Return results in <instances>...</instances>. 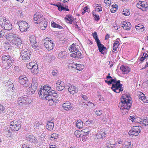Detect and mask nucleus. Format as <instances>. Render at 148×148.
<instances>
[{
	"mask_svg": "<svg viewBox=\"0 0 148 148\" xmlns=\"http://www.w3.org/2000/svg\"><path fill=\"white\" fill-rule=\"evenodd\" d=\"M131 97L127 94H123L121 98V102L119 104L118 107L123 114H125L130 108L131 106Z\"/></svg>",
	"mask_w": 148,
	"mask_h": 148,
	"instance_id": "1",
	"label": "nucleus"
},
{
	"mask_svg": "<svg viewBox=\"0 0 148 148\" xmlns=\"http://www.w3.org/2000/svg\"><path fill=\"white\" fill-rule=\"evenodd\" d=\"M112 78V77L110 76H107L106 77L107 79ZM116 79L115 78L114 79H111L110 81L105 80V82L109 85L112 84L111 89L114 92L116 93H119L123 90L122 88V84L120 83V80L117 81Z\"/></svg>",
	"mask_w": 148,
	"mask_h": 148,
	"instance_id": "2",
	"label": "nucleus"
},
{
	"mask_svg": "<svg viewBox=\"0 0 148 148\" xmlns=\"http://www.w3.org/2000/svg\"><path fill=\"white\" fill-rule=\"evenodd\" d=\"M17 101L20 106H27L31 103L32 101L27 96L25 95L18 98Z\"/></svg>",
	"mask_w": 148,
	"mask_h": 148,
	"instance_id": "3",
	"label": "nucleus"
},
{
	"mask_svg": "<svg viewBox=\"0 0 148 148\" xmlns=\"http://www.w3.org/2000/svg\"><path fill=\"white\" fill-rule=\"evenodd\" d=\"M51 87L46 85L43 87V88H40L38 92L40 97L41 98L46 99L51 92Z\"/></svg>",
	"mask_w": 148,
	"mask_h": 148,
	"instance_id": "4",
	"label": "nucleus"
},
{
	"mask_svg": "<svg viewBox=\"0 0 148 148\" xmlns=\"http://www.w3.org/2000/svg\"><path fill=\"white\" fill-rule=\"evenodd\" d=\"M0 25L4 29L10 30L12 29V26L9 20L5 17L0 18Z\"/></svg>",
	"mask_w": 148,
	"mask_h": 148,
	"instance_id": "5",
	"label": "nucleus"
},
{
	"mask_svg": "<svg viewBox=\"0 0 148 148\" xmlns=\"http://www.w3.org/2000/svg\"><path fill=\"white\" fill-rule=\"evenodd\" d=\"M7 38L8 39L12 40V43L16 46H18L22 43L21 38L18 37L17 35L13 33L9 34Z\"/></svg>",
	"mask_w": 148,
	"mask_h": 148,
	"instance_id": "6",
	"label": "nucleus"
},
{
	"mask_svg": "<svg viewBox=\"0 0 148 148\" xmlns=\"http://www.w3.org/2000/svg\"><path fill=\"white\" fill-rule=\"evenodd\" d=\"M34 19L35 23L39 24L45 20V18L43 16L42 12H37L34 15Z\"/></svg>",
	"mask_w": 148,
	"mask_h": 148,
	"instance_id": "7",
	"label": "nucleus"
},
{
	"mask_svg": "<svg viewBox=\"0 0 148 148\" xmlns=\"http://www.w3.org/2000/svg\"><path fill=\"white\" fill-rule=\"evenodd\" d=\"M9 127L12 131H17L21 128V123L18 121L13 120L10 122Z\"/></svg>",
	"mask_w": 148,
	"mask_h": 148,
	"instance_id": "8",
	"label": "nucleus"
},
{
	"mask_svg": "<svg viewBox=\"0 0 148 148\" xmlns=\"http://www.w3.org/2000/svg\"><path fill=\"white\" fill-rule=\"evenodd\" d=\"M142 127L140 126H133L129 131L128 134L130 136H136L140 132Z\"/></svg>",
	"mask_w": 148,
	"mask_h": 148,
	"instance_id": "9",
	"label": "nucleus"
},
{
	"mask_svg": "<svg viewBox=\"0 0 148 148\" xmlns=\"http://www.w3.org/2000/svg\"><path fill=\"white\" fill-rule=\"evenodd\" d=\"M44 44L45 47L48 51H50L53 49V41L50 38L48 37L46 38L44 40Z\"/></svg>",
	"mask_w": 148,
	"mask_h": 148,
	"instance_id": "10",
	"label": "nucleus"
},
{
	"mask_svg": "<svg viewBox=\"0 0 148 148\" xmlns=\"http://www.w3.org/2000/svg\"><path fill=\"white\" fill-rule=\"evenodd\" d=\"M38 87V83L37 79L34 78L32 79V83L29 88V92L30 93L34 94L37 90Z\"/></svg>",
	"mask_w": 148,
	"mask_h": 148,
	"instance_id": "11",
	"label": "nucleus"
},
{
	"mask_svg": "<svg viewBox=\"0 0 148 148\" xmlns=\"http://www.w3.org/2000/svg\"><path fill=\"white\" fill-rule=\"evenodd\" d=\"M20 31L21 32H26L29 27V25L25 21H19L18 23Z\"/></svg>",
	"mask_w": 148,
	"mask_h": 148,
	"instance_id": "12",
	"label": "nucleus"
},
{
	"mask_svg": "<svg viewBox=\"0 0 148 148\" xmlns=\"http://www.w3.org/2000/svg\"><path fill=\"white\" fill-rule=\"evenodd\" d=\"M23 49L21 53L22 60H25L29 59L30 58L31 52L29 50L27 49H24L23 47Z\"/></svg>",
	"mask_w": 148,
	"mask_h": 148,
	"instance_id": "13",
	"label": "nucleus"
},
{
	"mask_svg": "<svg viewBox=\"0 0 148 148\" xmlns=\"http://www.w3.org/2000/svg\"><path fill=\"white\" fill-rule=\"evenodd\" d=\"M18 82L24 87H27L28 85V80L25 76H20L18 78Z\"/></svg>",
	"mask_w": 148,
	"mask_h": 148,
	"instance_id": "14",
	"label": "nucleus"
},
{
	"mask_svg": "<svg viewBox=\"0 0 148 148\" xmlns=\"http://www.w3.org/2000/svg\"><path fill=\"white\" fill-rule=\"evenodd\" d=\"M137 7L143 11H146L148 8V5L146 2L143 1H139L137 4Z\"/></svg>",
	"mask_w": 148,
	"mask_h": 148,
	"instance_id": "15",
	"label": "nucleus"
},
{
	"mask_svg": "<svg viewBox=\"0 0 148 148\" xmlns=\"http://www.w3.org/2000/svg\"><path fill=\"white\" fill-rule=\"evenodd\" d=\"M53 92H51L50 94L47 96L46 100H50L51 99L55 102V103H57L58 101V95L56 93H54V91H52Z\"/></svg>",
	"mask_w": 148,
	"mask_h": 148,
	"instance_id": "16",
	"label": "nucleus"
},
{
	"mask_svg": "<svg viewBox=\"0 0 148 148\" xmlns=\"http://www.w3.org/2000/svg\"><path fill=\"white\" fill-rule=\"evenodd\" d=\"M56 84V89L58 91H61L65 88L64 82L60 80H59L57 81Z\"/></svg>",
	"mask_w": 148,
	"mask_h": 148,
	"instance_id": "17",
	"label": "nucleus"
},
{
	"mask_svg": "<svg viewBox=\"0 0 148 148\" xmlns=\"http://www.w3.org/2000/svg\"><path fill=\"white\" fill-rule=\"evenodd\" d=\"M79 46L77 44L73 43L69 47V50L71 52H73L79 51Z\"/></svg>",
	"mask_w": 148,
	"mask_h": 148,
	"instance_id": "18",
	"label": "nucleus"
},
{
	"mask_svg": "<svg viewBox=\"0 0 148 148\" xmlns=\"http://www.w3.org/2000/svg\"><path fill=\"white\" fill-rule=\"evenodd\" d=\"M70 56L73 58L77 60L82 57V54L80 51H76L75 52L71 54Z\"/></svg>",
	"mask_w": 148,
	"mask_h": 148,
	"instance_id": "19",
	"label": "nucleus"
},
{
	"mask_svg": "<svg viewBox=\"0 0 148 148\" xmlns=\"http://www.w3.org/2000/svg\"><path fill=\"white\" fill-rule=\"evenodd\" d=\"M120 70L122 72L123 74H127L130 71V69L127 66H124L122 65L120 68Z\"/></svg>",
	"mask_w": 148,
	"mask_h": 148,
	"instance_id": "20",
	"label": "nucleus"
},
{
	"mask_svg": "<svg viewBox=\"0 0 148 148\" xmlns=\"http://www.w3.org/2000/svg\"><path fill=\"white\" fill-rule=\"evenodd\" d=\"M68 91L71 94L73 95L77 92L78 88L75 86L71 85L68 88Z\"/></svg>",
	"mask_w": 148,
	"mask_h": 148,
	"instance_id": "21",
	"label": "nucleus"
},
{
	"mask_svg": "<svg viewBox=\"0 0 148 148\" xmlns=\"http://www.w3.org/2000/svg\"><path fill=\"white\" fill-rule=\"evenodd\" d=\"M138 96L140 100H141L144 103H147L148 101L146 97L142 92H139L138 93Z\"/></svg>",
	"mask_w": 148,
	"mask_h": 148,
	"instance_id": "22",
	"label": "nucleus"
},
{
	"mask_svg": "<svg viewBox=\"0 0 148 148\" xmlns=\"http://www.w3.org/2000/svg\"><path fill=\"white\" fill-rule=\"evenodd\" d=\"M27 140L30 141L31 142L36 143L37 142L36 138L33 135L27 134L26 137Z\"/></svg>",
	"mask_w": 148,
	"mask_h": 148,
	"instance_id": "23",
	"label": "nucleus"
},
{
	"mask_svg": "<svg viewBox=\"0 0 148 148\" xmlns=\"http://www.w3.org/2000/svg\"><path fill=\"white\" fill-rule=\"evenodd\" d=\"M121 26L125 30H129L131 28V25L130 22H124L123 23L121 24Z\"/></svg>",
	"mask_w": 148,
	"mask_h": 148,
	"instance_id": "24",
	"label": "nucleus"
},
{
	"mask_svg": "<svg viewBox=\"0 0 148 148\" xmlns=\"http://www.w3.org/2000/svg\"><path fill=\"white\" fill-rule=\"evenodd\" d=\"M29 40L30 41L31 44L33 47H36L35 44L36 43V37L34 36H30Z\"/></svg>",
	"mask_w": 148,
	"mask_h": 148,
	"instance_id": "25",
	"label": "nucleus"
},
{
	"mask_svg": "<svg viewBox=\"0 0 148 148\" xmlns=\"http://www.w3.org/2000/svg\"><path fill=\"white\" fill-rule=\"evenodd\" d=\"M64 110H69L71 109L72 107L71 106V104L69 102H66L64 103L62 106Z\"/></svg>",
	"mask_w": 148,
	"mask_h": 148,
	"instance_id": "26",
	"label": "nucleus"
},
{
	"mask_svg": "<svg viewBox=\"0 0 148 148\" xmlns=\"http://www.w3.org/2000/svg\"><path fill=\"white\" fill-rule=\"evenodd\" d=\"M54 125V123L53 122L48 121L46 125V127L48 130H51L53 129Z\"/></svg>",
	"mask_w": 148,
	"mask_h": 148,
	"instance_id": "27",
	"label": "nucleus"
},
{
	"mask_svg": "<svg viewBox=\"0 0 148 148\" xmlns=\"http://www.w3.org/2000/svg\"><path fill=\"white\" fill-rule=\"evenodd\" d=\"M31 71L32 73L35 74L38 73V66L36 64H34L31 69Z\"/></svg>",
	"mask_w": 148,
	"mask_h": 148,
	"instance_id": "28",
	"label": "nucleus"
},
{
	"mask_svg": "<svg viewBox=\"0 0 148 148\" xmlns=\"http://www.w3.org/2000/svg\"><path fill=\"white\" fill-rule=\"evenodd\" d=\"M58 138V134L54 133L51 134L50 137L49 138V139L51 140L56 141L57 140Z\"/></svg>",
	"mask_w": 148,
	"mask_h": 148,
	"instance_id": "29",
	"label": "nucleus"
},
{
	"mask_svg": "<svg viewBox=\"0 0 148 148\" xmlns=\"http://www.w3.org/2000/svg\"><path fill=\"white\" fill-rule=\"evenodd\" d=\"M103 136L106 137V135L108 134L109 132V128H105L102 129L100 131Z\"/></svg>",
	"mask_w": 148,
	"mask_h": 148,
	"instance_id": "30",
	"label": "nucleus"
},
{
	"mask_svg": "<svg viewBox=\"0 0 148 148\" xmlns=\"http://www.w3.org/2000/svg\"><path fill=\"white\" fill-rule=\"evenodd\" d=\"M97 46L99 49V51L102 54H104L105 53V50L106 49V47L102 44L101 45Z\"/></svg>",
	"mask_w": 148,
	"mask_h": 148,
	"instance_id": "31",
	"label": "nucleus"
},
{
	"mask_svg": "<svg viewBox=\"0 0 148 148\" xmlns=\"http://www.w3.org/2000/svg\"><path fill=\"white\" fill-rule=\"evenodd\" d=\"M76 126L79 129L82 128L83 127L82 121L81 120H77L76 122Z\"/></svg>",
	"mask_w": 148,
	"mask_h": 148,
	"instance_id": "32",
	"label": "nucleus"
},
{
	"mask_svg": "<svg viewBox=\"0 0 148 148\" xmlns=\"http://www.w3.org/2000/svg\"><path fill=\"white\" fill-rule=\"evenodd\" d=\"M140 121V124L142 126H146L148 125V118H146L143 120Z\"/></svg>",
	"mask_w": 148,
	"mask_h": 148,
	"instance_id": "33",
	"label": "nucleus"
},
{
	"mask_svg": "<svg viewBox=\"0 0 148 148\" xmlns=\"http://www.w3.org/2000/svg\"><path fill=\"white\" fill-rule=\"evenodd\" d=\"M66 56V51H62L59 53L58 55V58L59 59L64 58Z\"/></svg>",
	"mask_w": 148,
	"mask_h": 148,
	"instance_id": "34",
	"label": "nucleus"
},
{
	"mask_svg": "<svg viewBox=\"0 0 148 148\" xmlns=\"http://www.w3.org/2000/svg\"><path fill=\"white\" fill-rule=\"evenodd\" d=\"M81 132L82 135L84 136L88 134L90 131L89 129L88 128H86L82 130L81 131Z\"/></svg>",
	"mask_w": 148,
	"mask_h": 148,
	"instance_id": "35",
	"label": "nucleus"
},
{
	"mask_svg": "<svg viewBox=\"0 0 148 148\" xmlns=\"http://www.w3.org/2000/svg\"><path fill=\"white\" fill-rule=\"evenodd\" d=\"M51 26L53 27L57 28L60 29H62L63 28L62 26L60 25L57 24L56 23L54 22H51Z\"/></svg>",
	"mask_w": 148,
	"mask_h": 148,
	"instance_id": "36",
	"label": "nucleus"
},
{
	"mask_svg": "<svg viewBox=\"0 0 148 148\" xmlns=\"http://www.w3.org/2000/svg\"><path fill=\"white\" fill-rule=\"evenodd\" d=\"M132 147L131 142L125 141L124 143L123 148H132Z\"/></svg>",
	"mask_w": 148,
	"mask_h": 148,
	"instance_id": "37",
	"label": "nucleus"
},
{
	"mask_svg": "<svg viewBox=\"0 0 148 148\" xmlns=\"http://www.w3.org/2000/svg\"><path fill=\"white\" fill-rule=\"evenodd\" d=\"M148 57V54L146 53H144L143 56L139 58V60L141 62H142L144 60L146 59Z\"/></svg>",
	"mask_w": 148,
	"mask_h": 148,
	"instance_id": "38",
	"label": "nucleus"
},
{
	"mask_svg": "<svg viewBox=\"0 0 148 148\" xmlns=\"http://www.w3.org/2000/svg\"><path fill=\"white\" fill-rule=\"evenodd\" d=\"M122 14L125 16H128L130 14V12L129 9H124L122 12Z\"/></svg>",
	"mask_w": 148,
	"mask_h": 148,
	"instance_id": "39",
	"label": "nucleus"
},
{
	"mask_svg": "<svg viewBox=\"0 0 148 148\" xmlns=\"http://www.w3.org/2000/svg\"><path fill=\"white\" fill-rule=\"evenodd\" d=\"M42 22L43 24H42L40 26V28L41 29L44 30L45 29L47 26V23L45 20L44 21Z\"/></svg>",
	"mask_w": 148,
	"mask_h": 148,
	"instance_id": "40",
	"label": "nucleus"
},
{
	"mask_svg": "<svg viewBox=\"0 0 148 148\" xmlns=\"http://www.w3.org/2000/svg\"><path fill=\"white\" fill-rule=\"evenodd\" d=\"M84 68V66L81 64H76V68L79 71H82Z\"/></svg>",
	"mask_w": 148,
	"mask_h": 148,
	"instance_id": "41",
	"label": "nucleus"
},
{
	"mask_svg": "<svg viewBox=\"0 0 148 148\" xmlns=\"http://www.w3.org/2000/svg\"><path fill=\"white\" fill-rule=\"evenodd\" d=\"M75 135L77 138L81 137L82 135L81 131L79 130H76L75 132Z\"/></svg>",
	"mask_w": 148,
	"mask_h": 148,
	"instance_id": "42",
	"label": "nucleus"
},
{
	"mask_svg": "<svg viewBox=\"0 0 148 148\" xmlns=\"http://www.w3.org/2000/svg\"><path fill=\"white\" fill-rule=\"evenodd\" d=\"M96 136L97 137V138L98 139H103V138L104 137L105 138L106 137V136H103V135L101 133V132H98L97 133V134L96 135Z\"/></svg>",
	"mask_w": 148,
	"mask_h": 148,
	"instance_id": "43",
	"label": "nucleus"
},
{
	"mask_svg": "<svg viewBox=\"0 0 148 148\" xmlns=\"http://www.w3.org/2000/svg\"><path fill=\"white\" fill-rule=\"evenodd\" d=\"M119 46L118 45H115L113 44L112 51L115 53H116L118 52V49L119 48Z\"/></svg>",
	"mask_w": 148,
	"mask_h": 148,
	"instance_id": "44",
	"label": "nucleus"
},
{
	"mask_svg": "<svg viewBox=\"0 0 148 148\" xmlns=\"http://www.w3.org/2000/svg\"><path fill=\"white\" fill-rule=\"evenodd\" d=\"M10 56L9 55H3L2 57V60L3 61H6L10 60Z\"/></svg>",
	"mask_w": 148,
	"mask_h": 148,
	"instance_id": "45",
	"label": "nucleus"
},
{
	"mask_svg": "<svg viewBox=\"0 0 148 148\" xmlns=\"http://www.w3.org/2000/svg\"><path fill=\"white\" fill-rule=\"evenodd\" d=\"M72 18V17L71 16H68L67 18H66V21L67 23L70 24H72L73 21Z\"/></svg>",
	"mask_w": 148,
	"mask_h": 148,
	"instance_id": "46",
	"label": "nucleus"
},
{
	"mask_svg": "<svg viewBox=\"0 0 148 148\" xmlns=\"http://www.w3.org/2000/svg\"><path fill=\"white\" fill-rule=\"evenodd\" d=\"M59 10L60 11L62 10L67 11H69V10L68 8L62 6V5L60 7H59Z\"/></svg>",
	"mask_w": 148,
	"mask_h": 148,
	"instance_id": "47",
	"label": "nucleus"
},
{
	"mask_svg": "<svg viewBox=\"0 0 148 148\" xmlns=\"http://www.w3.org/2000/svg\"><path fill=\"white\" fill-rule=\"evenodd\" d=\"M13 61L11 60H9L7 62L8 66L7 67L8 68H9L13 65Z\"/></svg>",
	"mask_w": 148,
	"mask_h": 148,
	"instance_id": "48",
	"label": "nucleus"
},
{
	"mask_svg": "<svg viewBox=\"0 0 148 148\" xmlns=\"http://www.w3.org/2000/svg\"><path fill=\"white\" fill-rule=\"evenodd\" d=\"M34 64V63L33 62H31L27 64L26 66L28 69H31Z\"/></svg>",
	"mask_w": 148,
	"mask_h": 148,
	"instance_id": "49",
	"label": "nucleus"
},
{
	"mask_svg": "<svg viewBox=\"0 0 148 148\" xmlns=\"http://www.w3.org/2000/svg\"><path fill=\"white\" fill-rule=\"evenodd\" d=\"M143 26H144L143 25L138 24L137 25L135 26V27L137 31H138L139 29L142 28V27H143Z\"/></svg>",
	"mask_w": 148,
	"mask_h": 148,
	"instance_id": "50",
	"label": "nucleus"
},
{
	"mask_svg": "<svg viewBox=\"0 0 148 148\" xmlns=\"http://www.w3.org/2000/svg\"><path fill=\"white\" fill-rule=\"evenodd\" d=\"M92 14L93 15L95 18V20L97 21H98L100 19L99 16V15H97L94 12H93Z\"/></svg>",
	"mask_w": 148,
	"mask_h": 148,
	"instance_id": "51",
	"label": "nucleus"
},
{
	"mask_svg": "<svg viewBox=\"0 0 148 148\" xmlns=\"http://www.w3.org/2000/svg\"><path fill=\"white\" fill-rule=\"evenodd\" d=\"M145 27H144V26H143V27H142V28H141V29H139L137 32L139 34H143V32L145 31Z\"/></svg>",
	"mask_w": 148,
	"mask_h": 148,
	"instance_id": "52",
	"label": "nucleus"
},
{
	"mask_svg": "<svg viewBox=\"0 0 148 148\" xmlns=\"http://www.w3.org/2000/svg\"><path fill=\"white\" fill-rule=\"evenodd\" d=\"M102 110H97L95 111V114L98 116H101L102 113Z\"/></svg>",
	"mask_w": 148,
	"mask_h": 148,
	"instance_id": "53",
	"label": "nucleus"
},
{
	"mask_svg": "<svg viewBox=\"0 0 148 148\" xmlns=\"http://www.w3.org/2000/svg\"><path fill=\"white\" fill-rule=\"evenodd\" d=\"M104 2L106 5L108 6L111 3V0H104Z\"/></svg>",
	"mask_w": 148,
	"mask_h": 148,
	"instance_id": "54",
	"label": "nucleus"
},
{
	"mask_svg": "<svg viewBox=\"0 0 148 148\" xmlns=\"http://www.w3.org/2000/svg\"><path fill=\"white\" fill-rule=\"evenodd\" d=\"M5 109V107L2 105L0 104V113H4Z\"/></svg>",
	"mask_w": 148,
	"mask_h": 148,
	"instance_id": "55",
	"label": "nucleus"
},
{
	"mask_svg": "<svg viewBox=\"0 0 148 148\" xmlns=\"http://www.w3.org/2000/svg\"><path fill=\"white\" fill-rule=\"evenodd\" d=\"M89 8L87 6H86L84 7L83 10V11L82 12V14L83 15L84 13L88 12V9Z\"/></svg>",
	"mask_w": 148,
	"mask_h": 148,
	"instance_id": "56",
	"label": "nucleus"
},
{
	"mask_svg": "<svg viewBox=\"0 0 148 148\" xmlns=\"http://www.w3.org/2000/svg\"><path fill=\"white\" fill-rule=\"evenodd\" d=\"M111 145H112L111 144L109 143H107L106 144V148H116L115 146H112Z\"/></svg>",
	"mask_w": 148,
	"mask_h": 148,
	"instance_id": "57",
	"label": "nucleus"
},
{
	"mask_svg": "<svg viewBox=\"0 0 148 148\" xmlns=\"http://www.w3.org/2000/svg\"><path fill=\"white\" fill-rule=\"evenodd\" d=\"M102 8L101 6H97L96 8V10L98 12H100L102 11Z\"/></svg>",
	"mask_w": 148,
	"mask_h": 148,
	"instance_id": "58",
	"label": "nucleus"
},
{
	"mask_svg": "<svg viewBox=\"0 0 148 148\" xmlns=\"http://www.w3.org/2000/svg\"><path fill=\"white\" fill-rule=\"evenodd\" d=\"M58 73V71L57 70H53L52 72V75L54 76H56Z\"/></svg>",
	"mask_w": 148,
	"mask_h": 148,
	"instance_id": "59",
	"label": "nucleus"
},
{
	"mask_svg": "<svg viewBox=\"0 0 148 148\" xmlns=\"http://www.w3.org/2000/svg\"><path fill=\"white\" fill-rule=\"evenodd\" d=\"M120 41V39L119 38H117V39L115 40V41L114 42V43L113 44H115V45H118L119 46V45H120L119 41Z\"/></svg>",
	"mask_w": 148,
	"mask_h": 148,
	"instance_id": "60",
	"label": "nucleus"
},
{
	"mask_svg": "<svg viewBox=\"0 0 148 148\" xmlns=\"http://www.w3.org/2000/svg\"><path fill=\"white\" fill-rule=\"evenodd\" d=\"M50 100H47L48 101V103L49 105L50 106L52 105L54 103H55V102L54 101L51 99H49Z\"/></svg>",
	"mask_w": 148,
	"mask_h": 148,
	"instance_id": "61",
	"label": "nucleus"
},
{
	"mask_svg": "<svg viewBox=\"0 0 148 148\" xmlns=\"http://www.w3.org/2000/svg\"><path fill=\"white\" fill-rule=\"evenodd\" d=\"M92 35L93 37L95 39L97 38H98L97 35V33L96 32H94V33H92Z\"/></svg>",
	"mask_w": 148,
	"mask_h": 148,
	"instance_id": "62",
	"label": "nucleus"
},
{
	"mask_svg": "<svg viewBox=\"0 0 148 148\" xmlns=\"http://www.w3.org/2000/svg\"><path fill=\"white\" fill-rule=\"evenodd\" d=\"M129 119L132 122H133L135 119V116L134 115L130 116L129 117Z\"/></svg>",
	"mask_w": 148,
	"mask_h": 148,
	"instance_id": "63",
	"label": "nucleus"
},
{
	"mask_svg": "<svg viewBox=\"0 0 148 148\" xmlns=\"http://www.w3.org/2000/svg\"><path fill=\"white\" fill-rule=\"evenodd\" d=\"M118 9H117L116 8H112L110 9V11L112 13H114Z\"/></svg>",
	"mask_w": 148,
	"mask_h": 148,
	"instance_id": "64",
	"label": "nucleus"
}]
</instances>
